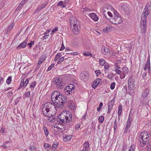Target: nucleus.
I'll list each match as a JSON object with an SVG mask.
<instances>
[{
  "instance_id": "f257e3e1",
  "label": "nucleus",
  "mask_w": 151,
  "mask_h": 151,
  "mask_svg": "<svg viewBox=\"0 0 151 151\" xmlns=\"http://www.w3.org/2000/svg\"><path fill=\"white\" fill-rule=\"evenodd\" d=\"M51 99L57 107L60 108L64 106V104L66 103L67 97L65 96L60 94L59 91H55L52 93Z\"/></svg>"
},
{
  "instance_id": "f03ea898",
  "label": "nucleus",
  "mask_w": 151,
  "mask_h": 151,
  "mask_svg": "<svg viewBox=\"0 0 151 151\" xmlns=\"http://www.w3.org/2000/svg\"><path fill=\"white\" fill-rule=\"evenodd\" d=\"M55 105L50 102L45 103L42 108V112L45 115L50 117L53 116V115L50 113L51 111H54L56 110V108Z\"/></svg>"
},
{
  "instance_id": "7ed1b4c3",
  "label": "nucleus",
  "mask_w": 151,
  "mask_h": 151,
  "mask_svg": "<svg viewBox=\"0 0 151 151\" xmlns=\"http://www.w3.org/2000/svg\"><path fill=\"white\" fill-rule=\"evenodd\" d=\"M148 8L146 6L143 10V13L142 14L141 21V32L145 34L146 30L147 17L149 14Z\"/></svg>"
},
{
  "instance_id": "20e7f679",
  "label": "nucleus",
  "mask_w": 151,
  "mask_h": 151,
  "mask_svg": "<svg viewBox=\"0 0 151 151\" xmlns=\"http://www.w3.org/2000/svg\"><path fill=\"white\" fill-rule=\"evenodd\" d=\"M69 20L70 25H73V32L75 35L78 34L80 29L79 22L75 17L73 16L70 17Z\"/></svg>"
},
{
  "instance_id": "39448f33",
  "label": "nucleus",
  "mask_w": 151,
  "mask_h": 151,
  "mask_svg": "<svg viewBox=\"0 0 151 151\" xmlns=\"http://www.w3.org/2000/svg\"><path fill=\"white\" fill-rule=\"evenodd\" d=\"M139 140L141 146L144 147L148 144L149 137L147 132L145 131L140 133L139 136Z\"/></svg>"
},
{
  "instance_id": "423d86ee",
  "label": "nucleus",
  "mask_w": 151,
  "mask_h": 151,
  "mask_svg": "<svg viewBox=\"0 0 151 151\" xmlns=\"http://www.w3.org/2000/svg\"><path fill=\"white\" fill-rule=\"evenodd\" d=\"M122 21L121 18L119 13L116 12H114L113 18L111 19L110 22L114 24L118 25L121 23Z\"/></svg>"
},
{
  "instance_id": "0eeeda50",
  "label": "nucleus",
  "mask_w": 151,
  "mask_h": 151,
  "mask_svg": "<svg viewBox=\"0 0 151 151\" xmlns=\"http://www.w3.org/2000/svg\"><path fill=\"white\" fill-rule=\"evenodd\" d=\"M68 114H65V115L63 113H61L58 116L57 118V121L60 123H68Z\"/></svg>"
},
{
  "instance_id": "6e6552de",
  "label": "nucleus",
  "mask_w": 151,
  "mask_h": 151,
  "mask_svg": "<svg viewBox=\"0 0 151 151\" xmlns=\"http://www.w3.org/2000/svg\"><path fill=\"white\" fill-rule=\"evenodd\" d=\"M53 83L57 85V87L58 89H61L64 87V85L62 82V79L58 77L54 78L52 79Z\"/></svg>"
},
{
  "instance_id": "1a4fd4ad",
  "label": "nucleus",
  "mask_w": 151,
  "mask_h": 151,
  "mask_svg": "<svg viewBox=\"0 0 151 151\" xmlns=\"http://www.w3.org/2000/svg\"><path fill=\"white\" fill-rule=\"evenodd\" d=\"M74 88L75 86L73 84H69L65 88L64 93L66 95H69L73 93L72 91Z\"/></svg>"
},
{
  "instance_id": "9d476101",
  "label": "nucleus",
  "mask_w": 151,
  "mask_h": 151,
  "mask_svg": "<svg viewBox=\"0 0 151 151\" xmlns=\"http://www.w3.org/2000/svg\"><path fill=\"white\" fill-rule=\"evenodd\" d=\"M79 76L81 80L86 81L88 77V74L87 72H83L80 74Z\"/></svg>"
},
{
  "instance_id": "9b49d317",
  "label": "nucleus",
  "mask_w": 151,
  "mask_h": 151,
  "mask_svg": "<svg viewBox=\"0 0 151 151\" xmlns=\"http://www.w3.org/2000/svg\"><path fill=\"white\" fill-rule=\"evenodd\" d=\"M101 52L104 55L109 53L110 50L106 47H103L101 49Z\"/></svg>"
},
{
  "instance_id": "f8f14e48",
  "label": "nucleus",
  "mask_w": 151,
  "mask_h": 151,
  "mask_svg": "<svg viewBox=\"0 0 151 151\" xmlns=\"http://www.w3.org/2000/svg\"><path fill=\"white\" fill-rule=\"evenodd\" d=\"M28 41V39H26L24 41L22 42L20 45L18 46L17 48V49H20L21 48H24L27 46V42Z\"/></svg>"
},
{
  "instance_id": "ddd939ff",
  "label": "nucleus",
  "mask_w": 151,
  "mask_h": 151,
  "mask_svg": "<svg viewBox=\"0 0 151 151\" xmlns=\"http://www.w3.org/2000/svg\"><path fill=\"white\" fill-rule=\"evenodd\" d=\"M150 57H148L147 58V60L145 66L144 67V69L146 70L147 69H148L149 71L150 70Z\"/></svg>"
},
{
  "instance_id": "4468645a",
  "label": "nucleus",
  "mask_w": 151,
  "mask_h": 151,
  "mask_svg": "<svg viewBox=\"0 0 151 151\" xmlns=\"http://www.w3.org/2000/svg\"><path fill=\"white\" fill-rule=\"evenodd\" d=\"M67 99H66V100ZM68 106L69 108H72L73 107V106L74 105V103L73 102V101L72 100H68L67 101L66 100V103L65 104H64V106L65 105Z\"/></svg>"
},
{
  "instance_id": "2eb2a0df",
  "label": "nucleus",
  "mask_w": 151,
  "mask_h": 151,
  "mask_svg": "<svg viewBox=\"0 0 151 151\" xmlns=\"http://www.w3.org/2000/svg\"><path fill=\"white\" fill-rule=\"evenodd\" d=\"M102 82V80L101 79L99 78H97L96 79L95 81L93 83V85L94 86H93V87L95 88H96V87L100 83Z\"/></svg>"
},
{
  "instance_id": "dca6fc26",
  "label": "nucleus",
  "mask_w": 151,
  "mask_h": 151,
  "mask_svg": "<svg viewBox=\"0 0 151 151\" xmlns=\"http://www.w3.org/2000/svg\"><path fill=\"white\" fill-rule=\"evenodd\" d=\"M89 147V142L87 141L85 142L83 144V148L82 150L83 151H88Z\"/></svg>"
},
{
  "instance_id": "f3484780",
  "label": "nucleus",
  "mask_w": 151,
  "mask_h": 151,
  "mask_svg": "<svg viewBox=\"0 0 151 151\" xmlns=\"http://www.w3.org/2000/svg\"><path fill=\"white\" fill-rule=\"evenodd\" d=\"M90 17L95 21H97L98 20L99 18L94 13H91L90 14Z\"/></svg>"
},
{
  "instance_id": "a211bd4d",
  "label": "nucleus",
  "mask_w": 151,
  "mask_h": 151,
  "mask_svg": "<svg viewBox=\"0 0 151 151\" xmlns=\"http://www.w3.org/2000/svg\"><path fill=\"white\" fill-rule=\"evenodd\" d=\"M134 79L132 77H131L129 78L128 80V85L130 86H133V85H134Z\"/></svg>"
},
{
  "instance_id": "6ab92c4d",
  "label": "nucleus",
  "mask_w": 151,
  "mask_h": 151,
  "mask_svg": "<svg viewBox=\"0 0 151 151\" xmlns=\"http://www.w3.org/2000/svg\"><path fill=\"white\" fill-rule=\"evenodd\" d=\"M71 136L70 135H68L65 134L63 137V139L64 141L67 142L70 140L71 138Z\"/></svg>"
},
{
  "instance_id": "aec40b11",
  "label": "nucleus",
  "mask_w": 151,
  "mask_h": 151,
  "mask_svg": "<svg viewBox=\"0 0 151 151\" xmlns=\"http://www.w3.org/2000/svg\"><path fill=\"white\" fill-rule=\"evenodd\" d=\"M149 90L148 89H146L144 90L143 91L142 93V96L143 97H146L149 93Z\"/></svg>"
},
{
  "instance_id": "412c9836",
  "label": "nucleus",
  "mask_w": 151,
  "mask_h": 151,
  "mask_svg": "<svg viewBox=\"0 0 151 151\" xmlns=\"http://www.w3.org/2000/svg\"><path fill=\"white\" fill-rule=\"evenodd\" d=\"M29 79H27L24 82V80L22 79L21 81V83H22V86H23L24 87H25L27 86L29 82Z\"/></svg>"
},
{
  "instance_id": "4be33fe9",
  "label": "nucleus",
  "mask_w": 151,
  "mask_h": 151,
  "mask_svg": "<svg viewBox=\"0 0 151 151\" xmlns=\"http://www.w3.org/2000/svg\"><path fill=\"white\" fill-rule=\"evenodd\" d=\"M110 67V65L107 63H106L104 66L105 72V73H108L109 72V68Z\"/></svg>"
},
{
  "instance_id": "5701e85b",
  "label": "nucleus",
  "mask_w": 151,
  "mask_h": 151,
  "mask_svg": "<svg viewBox=\"0 0 151 151\" xmlns=\"http://www.w3.org/2000/svg\"><path fill=\"white\" fill-rule=\"evenodd\" d=\"M128 69L127 67H124L122 68V73L123 74H124L127 75V74H128Z\"/></svg>"
},
{
  "instance_id": "b1692460",
  "label": "nucleus",
  "mask_w": 151,
  "mask_h": 151,
  "mask_svg": "<svg viewBox=\"0 0 151 151\" xmlns=\"http://www.w3.org/2000/svg\"><path fill=\"white\" fill-rule=\"evenodd\" d=\"M111 27L110 25L107 26L106 28H104L103 29V32H104L107 33L110 32L111 30Z\"/></svg>"
},
{
  "instance_id": "393cba45",
  "label": "nucleus",
  "mask_w": 151,
  "mask_h": 151,
  "mask_svg": "<svg viewBox=\"0 0 151 151\" xmlns=\"http://www.w3.org/2000/svg\"><path fill=\"white\" fill-rule=\"evenodd\" d=\"M66 3L65 1L64 2H63L62 1H60L58 2V5L60 6L63 7H65L66 6Z\"/></svg>"
},
{
  "instance_id": "a878e982",
  "label": "nucleus",
  "mask_w": 151,
  "mask_h": 151,
  "mask_svg": "<svg viewBox=\"0 0 151 151\" xmlns=\"http://www.w3.org/2000/svg\"><path fill=\"white\" fill-rule=\"evenodd\" d=\"M44 147L45 149H47V151L49 150L51 148V146L46 143L44 144Z\"/></svg>"
},
{
  "instance_id": "bb28decb",
  "label": "nucleus",
  "mask_w": 151,
  "mask_h": 151,
  "mask_svg": "<svg viewBox=\"0 0 151 151\" xmlns=\"http://www.w3.org/2000/svg\"><path fill=\"white\" fill-rule=\"evenodd\" d=\"M114 99H112L111 101H110L108 103V106H109V107H113V105H114Z\"/></svg>"
},
{
  "instance_id": "cd10ccee",
  "label": "nucleus",
  "mask_w": 151,
  "mask_h": 151,
  "mask_svg": "<svg viewBox=\"0 0 151 151\" xmlns=\"http://www.w3.org/2000/svg\"><path fill=\"white\" fill-rule=\"evenodd\" d=\"M119 109L118 111V114L119 116L121 115V113L122 111V106L120 105L119 106Z\"/></svg>"
},
{
  "instance_id": "c85d7f7f",
  "label": "nucleus",
  "mask_w": 151,
  "mask_h": 151,
  "mask_svg": "<svg viewBox=\"0 0 151 151\" xmlns=\"http://www.w3.org/2000/svg\"><path fill=\"white\" fill-rule=\"evenodd\" d=\"M99 62L101 65L103 66L104 65H105V64H106L105 63V61L103 58L100 59L99 60Z\"/></svg>"
},
{
  "instance_id": "c756f323",
  "label": "nucleus",
  "mask_w": 151,
  "mask_h": 151,
  "mask_svg": "<svg viewBox=\"0 0 151 151\" xmlns=\"http://www.w3.org/2000/svg\"><path fill=\"white\" fill-rule=\"evenodd\" d=\"M83 54L84 55L86 56H92V54L91 53L89 52L84 51L83 52Z\"/></svg>"
},
{
  "instance_id": "7c9ffc66",
  "label": "nucleus",
  "mask_w": 151,
  "mask_h": 151,
  "mask_svg": "<svg viewBox=\"0 0 151 151\" xmlns=\"http://www.w3.org/2000/svg\"><path fill=\"white\" fill-rule=\"evenodd\" d=\"M133 120L131 116L129 115L127 123L131 124V122Z\"/></svg>"
},
{
  "instance_id": "2f4dec72",
  "label": "nucleus",
  "mask_w": 151,
  "mask_h": 151,
  "mask_svg": "<svg viewBox=\"0 0 151 151\" xmlns=\"http://www.w3.org/2000/svg\"><path fill=\"white\" fill-rule=\"evenodd\" d=\"M62 56V55L60 53H58L55 58L54 60L56 61H57Z\"/></svg>"
},
{
  "instance_id": "473e14b6",
  "label": "nucleus",
  "mask_w": 151,
  "mask_h": 151,
  "mask_svg": "<svg viewBox=\"0 0 151 151\" xmlns=\"http://www.w3.org/2000/svg\"><path fill=\"white\" fill-rule=\"evenodd\" d=\"M68 114V115L69 116V118L68 117V118L67 119L68 123L70 122L72 120V115L70 113Z\"/></svg>"
},
{
  "instance_id": "72a5a7b5",
  "label": "nucleus",
  "mask_w": 151,
  "mask_h": 151,
  "mask_svg": "<svg viewBox=\"0 0 151 151\" xmlns=\"http://www.w3.org/2000/svg\"><path fill=\"white\" fill-rule=\"evenodd\" d=\"M65 56L62 57L60 58L58 61V63L60 64L61 63L63 62L65 59Z\"/></svg>"
},
{
  "instance_id": "f704fd0d",
  "label": "nucleus",
  "mask_w": 151,
  "mask_h": 151,
  "mask_svg": "<svg viewBox=\"0 0 151 151\" xmlns=\"http://www.w3.org/2000/svg\"><path fill=\"white\" fill-rule=\"evenodd\" d=\"M98 119L99 122L102 123L104 121V117L103 116H100L99 117Z\"/></svg>"
},
{
  "instance_id": "c9c22d12",
  "label": "nucleus",
  "mask_w": 151,
  "mask_h": 151,
  "mask_svg": "<svg viewBox=\"0 0 151 151\" xmlns=\"http://www.w3.org/2000/svg\"><path fill=\"white\" fill-rule=\"evenodd\" d=\"M44 131L45 133V134L46 136H47L48 135V132L47 130V127H44L43 128Z\"/></svg>"
},
{
  "instance_id": "e433bc0d",
  "label": "nucleus",
  "mask_w": 151,
  "mask_h": 151,
  "mask_svg": "<svg viewBox=\"0 0 151 151\" xmlns=\"http://www.w3.org/2000/svg\"><path fill=\"white\" fill-rule=\"evenodd\" d=\"M11 81L12 77L11 76H9L8 77V78L7 79L6 81V82L8 84H9L11 83Z\"/></svg>"
},
{
  "instance_id": "4c0bfd02",
  "label": "nucleus",
  "mask_w": 151,
  "mask_h": 151,
  "mask_svg": "<svg viewBox=\"0 0 151 151\" xmlns=\"http://www.w3.org/2000/svg\"><path fill=\"white\" fill-rule=\"evenodd\" d=\"M58 143L57 142H55L53 143L52 145V149H55L57 147Z\"/></svg>"
},
{
  "instance_id": "58836bf2",
  "label": "nucleus",
  "mask_w": 151,
  "mask_h": 151,
  "mask_svg": "<svg viewBox=\"0 0 151 151\" xmlns=\"http://www.w3.org/2000/svg\"><path fill=\"white\" fill-rule=\"evenodd\" d=\"M128 85V89L129 90H130L131 91H133V89L134 87V85H133V86H130L129 85Z\"/></svg>"
},
{
  "instance_id": "ea45409f",
  "label": "nucleus",
  "mask_w": 151,
  "mask_h": 151,
  "mask_svg": "<svg viewBox=\"0 0 151 151\" xmlns=\"http://www.w3.org/2000/svg\"><path fill=\"white\" fill-rule=\"evenodd\" d=\"M9 143H10V142L9 141H6L3 144V145H1V146L3 147L4 148H6L7 147V145Z\"/></svg>"
},
{
  "instance_id": "a19ab883",
  "label": "nucleus",
  "mask_w": 151,
  "mask_h": 151,
  "mask_svg": "<svg viewBox=\"0 0 151 151\" xmlns=\"http://www.w3.org/2000/svg\"><path fill=\"white\" fill-rule=\"evenodd\" d=\"M115 82L112 83L110 85V88L111 90H113L115 88Z\"/></svg>"
},
{
  "instance_id": "79ce46f5",
  "label": "nucleus",
  "mask_w": 151,
  "mask_h": 151,
  "mask_svg": "<svg viewBox=\"0 0 151 151\" xmlns=\"http://www.w3.org/2000/svg\"><path fill=\"white\" fill-rule=\"evenodd\" d=\"M36 85V82L35 81H34L31 83V84L30 86V87L34 88L35 86Z\"/></svg>"
},
{
  "instance_id": "37998d69",
  "label": "nucleus",
  "mask_w": 151,
  "mask_h": 151,
  "mask_svg": "<svg viewBox=\"0 0 151 151\" xmlns=\"http://www.w3.org/2000/svg\"><path fill=\"white\" fill-rule=\"evenodd\" d=\"M148 143L146 147V149L148 150H151V142H148Z\"/></svg>"
},
{
  "instance_id": "c03bdc74",
  "label": "nucleus",
  "mask_w": 151,
  "mask_h": 151,
  "mask_svg": "<svg viewBox=\"0 0 151 151\" xmlns=\"http://www.w3.org/2000/svg\"><path fill=\"white\" fill-rule=\"evenodd\" d=\"M122 7L123 9L125 11H126L128 10V7L125 5H124L122 6Z\"/></svg>"
},
{
  "instance_id": "a18cd8bd",
  "label": "nucleus",
  "mask_w": 151,
  "mask_h": 151,
  "mask_svg": "<svg viewBox=\"0 0 151 151\" xmlns=\"http://www.w3.org/2000/svg\"><path fill=\"white\" fill-rule=\"evenodd\" d=\"M91 9H90L88 8V7H85L84 8H83L82 11L83 12H89L90 11Z\"/></svg>"
},
{
  "instance_id": "49530a36",
  "label": "nucleus",
  "mask_w": 151,
  "mask_h": 151,
  "mask_svg": "<svg viewBox=\"0 0 151 151\" xmlns=\"http://www.w3.org/2000/svg\"><path fill=\"white\" fill-rule=\"evenodd\" d=\"M116 127H117L116 121V119L115 121H114V131H116Z\"/></svg>"
},
{
  "instance_id": "de8ad7c7",
  "label": "nucleus",
  "mask_w": 151,
  "mask_h": 151,
  "mask_svg": "<svg viewBox=\"0 0 151 151\" xmlns=\"http://www.w3.org/2000/svg\"><path fill=\"white\" fill-rule=\"evenodd\" d=\"M47 2H44L40 6L43 9L47 4Z\"/></svg>"
},
{
  "instance_id": "09e8293b",
  "label": "nucleus",
  "mask_w": 151,
  "mask_h": 151,
  "mask_svg": "<svg viewBox=\"0 0 151 151\" xmlns=\"http://www.w3.org/2000/svg\"><path fill=\"white\" fill-rule=\"evenodd\" d=\"M43 9L40 6H38L36 9V12H39L40 11Z\"/></svg>"
},
{
  "instance_id": "8fccbe9b",
  "label": "nucleus",
  "mask_w": 151,
  "mask_h": 151,
  "mask_svg": "<svg viewBox=\"0 0 151 151\" xmlns=\"http://www.w3.org/2000/svg\"><path fill=\"white\" fill-rule=\"evenodd\" d=\"M32 145L30 147H29V149L32 151H33L34 150H36V147L34 145L33 146H32Z\"/></svg>"
},
{
  "instance_id": "3c124183",
  "label": "nucleus",
  "mask_w": 151,
  "mask_h": 151,
  "mask_svg": "<svg viewBox=\"0 0 151 151\" xmlns=\"http://www.w3.org/2000/svg\"><path fill=\"white\" fill-rule=\"evenodd\" d=\"M30 95V91H28L25 93V97L27 98Z\"/></svg>"
},
{
  "instance_id": "603ef678",
  "label": "nucleus",
  "mask_w": 151,
  "mask_h": 151,
  "mask_svg": "<svg viewBox=\"0 0 151 151\" xmlns=\"http://www.w3.org/2000/svg\"><path fill=\"white\" fill-rule=\"evenodd\" d=\"M45 59H41L40 60L38 63V65H40L44 61Z\"/></svg>"
},
{
  "instance_id": "864d4df0",
  "label": "nucleus",
  "mask_w": 151,
  "mask_h": 151,
  "mask_svg": "<svg viewBox=\"0 0 151 151\" xmlns=\"http://www.w3.org/2000/svg\"><path fill=\"white\" fill-rule=\"evenodd\" d=\"M14 27V25L13 23H12L9 27L8 29H9V30H11Z\"/></svg>"
},
{
  "instance_id": "5fc2aeb1",
  "label": "nucleus",
  "mask_w": 151,
  "mask_h": 151,
  "mask_svg": "<svg viewBox=\"0 0 151 151\" xmlns=\"http://www.w3.org/2000/svg\"><path fill=\"white\" fill-rule=\"evenodd\" d=\"M120 78L121 79H123L125 78V76L126 75L124 74H123L122 73H121L120 74Z\"/></svg>"
},
{
  "instance_id": "6e6d98bb",
  "label": "nucleus",
  "mask_w": 151,
  "mask_h": 151,
  "mask_svg": "<svg viewBox=\"0 0 151 151\" xmlns=\"http://www.w3.org/2000/svg\"><path fill=\"white\" fill-rule=\"evenodd\" d=\"M113 74H110L108 75L107 76V78L109 79H112L113 77Z\"/></svg>"
},
{
  "instance_id": "4d7b16f0",
  "label": "nucleus",
  "mask_w": 151,
  "mask_h": 151,
  "mask_svg": "<svg viewBox=\"0 0 151 151\" xmlns=\"http://www.w3.org/2000/svg\"><path fill=\"white\" fill-rule=\"evenodd\" d=\"M115 71L118 74H121V71L120 70H119V69H115Z\"/></svg>"
},
{
  "instance_id": "13d9d810",
  "label": "nucleus",
  "mask_w": 151,
  "mask_h": 151,
  "mask_svg": "<svg viewBox=\"0 0 151 151\" xmlns=\"http://www.w3.org/2000/svg\"><path fill=\"white\" fill-rule=\"evenodd\" d=\"M95 73H96L97 76H99L100 75L101 73V72L100 70H96L95 71Z\"/></svg>"
},
{
  "instance_id": "bf43d9fd",
  "label": "nucleus",
  "mask_w": 151,
  "mask_h": 151,
  "mask_svg": "<svg viewBox=\"0 0 151 151\" xmlns=\"http://www.w3.org/2000/svg\"><path fill=\"white\" fill-rule=\"evenodd\" d=\"M112 107H110L109 106H108V111L107 112V113H110L111 111L112 110Z\"/></svg>"
},
{
  "instance_id": "052dcab7",
  "label": "nucleus",
  "mask_w": 151,
  "mask_h": 151,
  "mask_svg": "<svg viewBox=\"0 0 151 151\" xmlns=\"http://www.w3.org/2000/svg\"><path fill=\"white\" fill-rule=\"evenodd\" d=\"M34 41H31V42L30 43H29L27 45L29 46V47H32V45H33L34 44Z\"/></svg>"
},
{
  "instance_id": "680f3d73",
  "label": "nucleus",
  "mask_w": 151,
  "mask_h": 151,
  "mask_svg": "<svg viewBox=\"0 0 151 151\" xmlns=\"http://www.w3.org/2000/svg\"><path fill=\"white\" fill-rule=\"evenodd\" d=\"M58 28L57 27H55L54 28V29H52V32L53 33L57 31L58 30Z\"/></svg>"
},
{
  "instance_id": "e2e57ef3",
  "label": "nucleus",
  "mask_w": 151,
  "mask_h": 151,
  "mask_svg": "<svg viewBox=\"0 0 151 151\" xmlns=\"http://www.w3.org/2000/svg\"><path fill=\"white\" fill-rule=\"evenodd\" d=\"M54 64H52L51 65H50L48 68L47 69V70L48 71L50 70L54 66Z\"/></svg>"
},
{
  "instance_id": "0e129e2a",
  "label": "nucleus",
  "mask_w": 151,
  "mask_h": 151,
  "mask_svg": "<svg viewBox=\"0 0 151 151\" xmlns=\"http://www.w3.org/2000/svg\"><path fill=\"white\" fill-rule=\"evenodd\" d=\"M65 48V46L63 44V43L61 45V47L60 50V51H62Z\"/></svg>"
},
{
  "instance_id": "69168bd1",
  "label": "nucleus",
  "mask_w": 151,
  "mask_h": 151,
  "mask_svg": "<svg viewBox=\"0 0 151 151\" xmlns=\"http://www.w3.org/2000/svg\"><path fill=\"white\" fill-rule=\"evenodd\" d=\"M147 75V72H145V73H144L142 76V78L144 79L146 77V76Z\"/></svg>"
},
{
  "instance_id": "338daca9",
  "label": "nucleus",
  "mask_w": 151,
  "mask_h": 151,
  "mask_svg": "<svg viewBox=\"0 0 151 151\" xmlns=\"http://www.w3.org/2000/svg\"><path fill=\"white\" fill-rule=\"evenodd\" d=\"M80 127V125L79 124H77L75 126L76 129H78Z\"/></svg>"
},
{
  "instance_id": "774afa93",
  "label": "nucleus",
  "mask_w": 151,
  "mask_h": 151,
  "mask_svg": "<svg viewBox=\"0 0 151 151\" xmlns=\"http://www.w3.org/2000/svg\"><path fill=\"white\" fill-rule=\"evenodd\" d=\"M134 148L132 147V146H131L128 151H134Z\"/></svg>"
}]
</instances>
